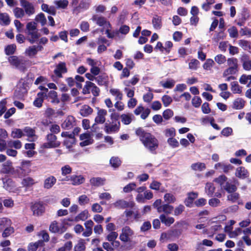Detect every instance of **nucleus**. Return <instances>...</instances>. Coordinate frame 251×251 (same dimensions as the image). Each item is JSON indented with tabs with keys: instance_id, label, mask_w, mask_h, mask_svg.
<instances>
[{
	"instance_id": "nucleus-1",
	"label": "nucleus",
	"mask_w": 251,
	"mask_h": 251,
	"mask_svg": "<svg viewBox=\"0 0 251 251\" xmlns=\"http://www.w3.org/2000/svg\"><path fill=\"white\" fill-rule=\"evenodd\" d=\"M136 135L139 137L144 146L150 151H154L158 147L159 142L155 137L151 133L146 131L142 127H138L135 131Z\"/></svg>"
},
{
	"instance_id": "nucleus-2",
	"label": "nucleus",
	"mask_w": 251,
	"mask_h": 251,
	"mask_svg": "<svg viewBox=\"0 0 251 251\" xmlns=\"http://www.w3.org/2000/svg\"><path fill=\"white\" fill-rule=\"evenodd\" d=\"M215 181L219 184L222 188L226 190L228 193L235 192L237 190L235 184L224 175H221L215 178Z\"/></svg>"
},
{
	"instance_id": "nucleus-3",
	"label": "nucleus",
	"mask_w": 251,
	"mask_h": 251,
	"mask_svg": "<svg viewBox=\"0 0 251 251\" xmlns=\"http://www.w3.org/2000/svg\"><path fill=\"white\" fill-rule=\"evenodd\" d=\"M8 60L11 65L14 66L23 72L26 70V65L29 61L28 60H25L23 58L20 59L16 55L9 56Z\"/></svg>"
},
{
	"instance_id": "nucleus-4",
	"label": "nucleus",
	"mask_w": 251,
	"mask_h": 251,
	"mask_svg": "<svg viewBox=\"0 0 251 251\" xmlns=\"http://www.w3.org/2000/svg\"><path fill=\"white\" fill-rule=\"evenodd\" d=\"M31 166L29 161H25L22 162L21 166L13 171V175L19 178L25 177L31 172L30 167Z\"/></svg>"
},
{
	"instance_id": "nucleus-5",
	"label": "nucleus",
	"mask_w": 251,
	"mask_h": 251,
	"mask_svg": "<svg viewBox=\"0 0 251 251\" xmlns=\"http://www.w3.org/2000/svg\"><path fill=\"white\" fill-rule=\"evenodd\" d=\"M228 67L223 73V76L235 75L238 71V61L236 58H229L226 60Z\"/></svg>"
},
{
	"instance_id": "nucleus-6",
	"label": "nucleus",
	"mask_w": 251,
	"mask_h": 251,
	"mask_svg": "<svg viewBox=\"0 0 251 251\" xmlns=\"http://www.w3.org/2000/svg\"><path fill=\"white\" fill-rule=\"evenodd\" d=\"M90 91L94 97H98L100 95V88L91 81H86L82 90V93L84 95L88 94L90 93Z\"/></svg>"
},
{
	"instance_id": "nucleus-7",
	"label": "nucleus",
	"mask_w": 251,
	"mask_h": 251,
	"mask_svg": "<svg viewBox=\"0 0 251 251\" xmlns=\"http://www.w3.org/2000/svg\"><path fill=\"white\" fill-rule=\"evenodd\" d=\"M134 234V231L128 226H126L122 228L119 238L125 243L130 242Z\"/></svg>"
},
{
	"instance_id": "nucleus-8",
	"label": "nucleus",
	"mask_w": 251,
	"mask_h": 251,
	"mask_svg": "<svg viewBox=\"0 0 251 251\" xmlns=\"http://www.w3.org/2000/svg\"><path fill=\"white\" fill-rule=\"evenodd\" d=\"M67 72L68 69L65 62H60L53 71L55 75L59 78H62L63 77L62 74H65Z\"/></svg>"
},
{
	"instance_id": "nucleus-9",
	"label": "nucleus",
	"mask_w": 251,
	"mask_h": 251,
	"mask_svg": "<svg viewBox=\"0 0 251 251\" xmlns=\"http://www.w3.org/2000/svg\"><path fill=\"white\" fill-rule=\"evenodd\" d=\"M107 114L106 110L98 108L97 116L95 119V123L92 126V128H94L97 124H103L105 122V116Z\"/></svg>"
},
{
	"instance_id": "nucleus-10",
	"label": "nucleus",
	"mask_w": 251,
	"mask_h": 251,
	"mask_svg": "<svg viewBox=\"0 0 251 251\" xmlns=\"http://www.w3.org/2000/svg\"><path fill=\"white\" fill-rule=\"evenodd\" d=\"M76 125V120L73 116H68L64 122L61 124V127L64 129H71Z\"/></svg>"
},
{
	"instance_id": "nucleus-11",
	"label": "nucleus",
	"mask_w": 251,
	"mask_h": 251,
	"mask_svg": "<svg viewBox=\"0 0 251 251\" xmlns=\"http://www.w3.org/2000/svg\"><path fill=\"white\" fill-rule=\"evenodd\" d=\"M79 139L82 141L79 143L80 146L82 147L90 145L94 142V140L92 138L91 134L88 132L80 134Z\"/></svg>"
},
{
	"instance_id": "nucleus-12",
	"label": "nucleus",
	"mask_w": 251,
	"mask_h": 251,
	"mask_svg": "<svg viewBox=\"0 0 251 251\" xmlns=\"http://www.w3.org/2000/svg\"><path fill=\"white\" fill-rule=\"evenodd\" d=\"M93 21L95 22L97 25L100 26H102L108 25L109 27H111V25L106 19L103 16H99L98 15H94L92 17Z\"/></svg>"
},
{
	"instance_id": "nucleus-13",
	"label": "nucleus",
	"mask_w": 251,
	"mask_h": 251,
	"mask_svg": "<svg viewBox=\"0 0 251 251\" xmlns=\"http://www.w3.org/2000/svg\"><path fill=\"white\" fill-rule=\"evenodd\" d=\"M31 209L35 216L42 215L45 212V207L41 202H35L31 206Z\"/></svg>"
},
{
	"instance_id": "nucleus-14",
	"label": "nucleus",
	"mask_w": 251,
	"mask_h": 251,
	"mask_svg": "<svg viewBox=\"0 0 251 251\" xmlns=\"http://www.w3.org/2000/svg\"><path fill=\"white\" fill-rule=\"evenodd\" d=\"M25 33L27 35L26 39L31 43L33 44L36 42L40 36L38 30L33 31H25Z\"/></svg>"
},
{
	"instance_id": "nucleus-15",
	"label": "nucleus",
	"mask_w": 251,
	"mask_h": 251,
	"mask_svg": "<svg viewBox=\"0 0 251 251\" xmlns=\"http://www.w3.org/2000/svg\"><path fill=\"white\" fill-rule=\"evenodd\" d=\"M120 123H118V124H112L111 122L110 124L106 123L104 125V131L107 133L118 132L120 130Z\"/></svg>"
},
{
	"instance_id": "nucleus-16",
	"label": "nucleus",
	"mask_w": 251,
	"mask_h": 251,
	"mask_svg": "<svg viewBox=\"0 0 251 251\" xmlns=\"http://www.w3.org/2000/svg\"><path fill=\"white\" fill-rule=\"evenodd\" d=\"M198 196V193L197 192H190L187 194V197L184 201V203L187 207H192L193 201Z\"/></svg>"
},
{
	"instance_id": "nucleus-17",
	"label": "nucleus",
	"mask_w": 251,
	"mask_h": 251,
	"mask_svg": "<svg viewBox=\"0 0 251 251\" xmlns=\"http://www.w3.org/2000/svg\"><path fill=\"white\" fill-rule=\"evenodd\" d=\"M105 178L100 177H92L90 179V183L93 187H98L105 184Z\"/></svg>"
},
{
	"instance_id": "nucleus-18",
	"label": "nucleus",
	"mask_w": 251,
	"mask_h": 251,
	"mask_svg": "<svg viewBox=\"0 0 251 251\" xmlns=\"http://www.w3.org/2000/svg\"><path fill=\"white\" fill-rule=\"evenodd\" d=\"M246 103V101L242 98H237L234 100L232 105V108L236 110H240L243 109Z\"/></svg>"
},
{
	"instance_id": "nucleus-19",
	"label": "nucleus",
	"mask_w": 251,
	"mask_h": 251,
	"mask_svg": "<svg viewBox=\"0 0 251 251\" xmlns=\"http://www.w3.org/2000/svg\"><path fill=\"white\" fill-rule=\"evenodd\" d=\"M95 80L99 85L104 86L106 88L108 87L109 81L107 76L105 75H100L97 77H96Z\"/></svg>"
},
{
	"instance_id": "nucleus-20",
	"label": "nucleus",
	"mask_w": 251,
	"mask_h": 251,
	"mask_svg": "<svg viewBox=\"0 0 251 251\" xmlns=\"http://www.w3.org/2000/svg\"><path fill=\"white\" fill-rule=\"evenodd\" d=\"M3 187L8 191H12L15 187L14 183L11 179L5 177L2 179Z\"/></svg>"
},
{
	"instance_id": "nucleus-21",
	"label": "nucleus",
	"mask_w": 251,
	"mask_h": 251,
	"mask_svg": "<svg viewBox=\"0 0 251 251\" xmlns=\"http://www.w3.org/2000/svg\"><path fill=\"white\" fill-rule=\"evenodd\" d=\"M47 99L50 100V102L52 103H59L60 102V100L58 98L57 93L54 90L48 91Z\"/></svg>"
},
{
	"instance_id": "nucleus-22",
	"label": "nucleus",
	"mask_w": 251,
	"mask_h": 251,
	"mask_svg": "<svg viewBox=\"0 0 251 251\" xmlns=\"http://www.w3.org/2000/svg\"><path fill=\"white\" fill-rule=\"evenodd\" d=\"M85 178L82 176L72 175L71 177V181L73 185H78L84 182Z\"/></svg>"
},
{
	"instance_id": "nucleus-23",
	"label": "nucleus",
	"mask_w": 251,
	"mask_h": 251,
	"mask_svg": "<svg viewBox=\"0 0 251 251\" xmlns=\"http://www.w3.org/2000/svg\"><path fill=\"white\" fill-rule=\"evenodd\" d=\"M152 24L155 29H160L162 27L161 17L158 15H155L152 19Z\"/></svg>"
},
{
	"instance_id": "nucleus-24",
	"label": "nucleus",
	"mask_w": 251,
	"mask_h": 251,
	"mask_svg": "<svg viewBox=\"0 0 251 251\" xmlns=\"http://www.w3.org/2000/svg\"><path fill=\"white\" fill-rule=\"evenodd\" d=\"M76 142V138L74 136H70L69 138H66L63 141V145L68 149H71Z\"/></svg>"
},
{
	"instance_id": "nucleus-25",
	"label": "nucleus",
	"mask_w": 251,
	"mask_h": 251,
	"mask_svg": "<svg viewBox=\"0 0 251 251\" xmlns=\"http://www.w3.org/2000/svg\"><path fill=\"white\" fill-rule=\"evenodd\" d=\"M132 117H134L131 114H123L121 115V121L124 125H128L131 123Z\"/></svg>"
},
{
	"instance_id": "nucleus-26",
	"label": "nucleus",
	"mask_w": 251,
	"mask_h": 251,
	"mask_svg": "<svg viewBox=\"0 0 251 251\" xmlns=\"http://www.w3.org/2000/svg\"><path fill=\"white\" fill-rule=\"evenodd\" d=\"M236 175L237 177L242 179L245 178L249 176L247 170L242 167L237 168Z\"/></svg>"
},
{
	"instance_id": "nucleus-27",
	"label": "nucleus",
	"mask_w": 251,
	"mask_h": 251,
	"mask_svg": "<svg viewBox=\"0 0 251 251\" xmlns=\"http://www.w3.org/2000/svg\"><path fill=\"white\" fill-rule=\"evenodd\" d=\"M93 109L87 105H84L80 110V114L83 117H87L92 113Z\"/></svg>"
},
{
	"instance_id": "nucleus-28",
	"label": "nucleus",
	"mask_w": 251,
	"mask_h": 251,
	"mask_svg": "<svg viewBox=\"0 0 251 251\" xmlns=\"http://www.w3.org/2000/svg\"><path fill=\"white\" fill-rule=\"evenodd\" d=\"M56 178L53 176H51L46 178L44 182V187L47 189H50L52 187V186L56 182Z\"/></svg>"
},
{
	"instance_id": "nucleus-29",
	"label": "nucleus",
	"mask_w": 251,
	"mask_h": 251,
	"mask_svg": "<svg viewBox=\"0 0 251 251\" xmlns=\"http://www.w3.org/2000/svg\"><path fill=\"white\" fill-rule=\"evenodd\" d=\"M160 219L161 222L167 226H170L175 222V219L174 218L166 217L164 214H162L160 216Z\"/></svg>"
},
{
	"instance_id": "nucleus-30",
	"label": "nucleus",
	"mask_w": 251,
	"mask_h": 251,
	"mask_svg": "<svg viewBox=\"0 0 251 251\" xmlns=\"http://www.w3.org/2000/svg\"><path fill=\"white\" fill-rule=\"evenodd\" d=\"M12 169V163L8 161L2 164V168L0 170V172L3 174H8L10 173Z\"/></svg>"
},
{
	"instance_id": "nucleus-31",
	"label": "nucleus",
	"mask_w": 251,
	"mask_h": 251,
	"mask_svg": "<svg viewBox=\"0 0 251 251\" xmlns=\"http://www.w3.org/2000/svg\"><path fill=\"white\" fill-rule=\"evenodd\" d=\"M16 50V46L15 44H11L6 46L4 49L5 53L7 55L13 54Z\"/></svg>"
},
{
	"instance_id": "nucleus-32",
	"label": "nucleus",
	"mask_w": 251,
	"mask_h": 251,
	"mask_svg": "<svg viewBox=\"0 0 251 251\" xmlns=\"http://www.w3.org/2000/svg\"><path fill=\"white\" fill-rule=\"evenodd\" d=\"M231 90L234 94L242 93V87L239 86L237 81H233L231 83Z\"/></svg>"
},
{
	"instance_id": "nucleus-33",
	"label": "nucleus",
	"mask_w": 251,
	"mask_h": 251,
	"mask_svg": "<svg viewBox=\"0 0 251 251\" xmlns=\"http://www.w3.org/2000/svg\"><path fill=\"white\" fill-rule=\"evenodd\" d=\"M69 221H73V219H70V218L64 219L62 221V224L61 225V226H59V232H58L59 233L62 234L66 230L67 228L65 226V225H69V223H68Z\"/></svg>"
},
{
	"instance_id": "nucleus-34",
	"label": "nucleus",
	"mask_w": 251,
	"mask_h": 251,
	"mask_svg": "<svg viewBox=\"0 0 251 251\" xmlns=\"http://www.w3.org/2000/svg\"><path fill=\"white\" fill-rule=\"evenodd\" d=\"M35 20L41 23L42 26L45 25L47 23V20L44 13H40L35 17Z\"/></svg>"
},
{
	"instance_id": "nucleus-35",
	"label": "nucleus",
	"mask_w": 251,
	"mask_h": 251,
	"mask_svg": "<svg viewBox=\"0 0 251 251\" xmlns=\"http://www.w3.org/2000/svg\"><path fill=\"white\" fill-rule=\"evenodd\" d=\"M23 131L29 138H33L36 136L35 130L29 126H25L24 128Z\"/></svg>"
},
{
	"instance_id": "nucleus-36",
	"label": "nucleus",
	"mask_w": 251,
	"mask_h": 251,
	"mask_svg": "<svg viewBox=\"0 0 251 251\" xmlns=\"http://www.w3.org/2000/svg\"><path fill=\"white\" fill-rule=\"evenodd\" d=\"M11 136L14 138H20L24 136V134L22 129L20 128H15L12 131Z\"/></svg>"
},
{
	"instance_id": "nucleus-37",
	"label": "nucleus",
	"mask_w": 251,
	"mask_h": 251,
	"mask_svg": "<svg viewBox=\"0 0 251 251\" xmlns=\"http://www.w3.org/2000/svg\"><path fill=\"white\" fill-rule=\"evenodd\" d=\"M46 138L48 142H50L53 143H56L57 144L58 147L61 144L60 142L57 141V137L56 135H54V134H52L51 133L48 134L46 136Z\"/></svg>"
},
{
	"instance_id": "nucleus-38",
	"label": "nucleus",
	"mask_w": 251,
	"mask_h": 251,
	"mask_svg": "<svg viewBox=\"0 0 251 251\" xmlns=\"http://www.w3.org/2000/svg\"><path fill=\"white\" fill-rule=\"evenodd\" d=\"M44 242L42 240H39L34 244H30L28 247V251H36L37 248L40 246H43Z\"/></svg>"
},
{
	"instance_id": "nucleus-39",
	"label": "nucleus",
	"mask_w": 251,
	"mask_h": 251,
	"mask_svg": "<svg viewBox=\"0 0 251 251\" xmlns=\"http://www.w3.org/2000/svg\"><path fill=\"white\" fill-rule=\"evenodd\" d=\"M215 187L214 186L213 184L211 183H207L205 186V191L207 193V195L211 197L214 191H215Z\"/></svg>"
},
{
	"instance_id": "nucleus-40",
	"label": "nucleus",
	"mask_w": 251,
	"mask_h": 251,
	"mask_svg": "<svg viewBox=\"0 0 251 251\" xmlns=\"http://www.w3.org/2000/svg\"><path fill=\"white\" fill-rule=\"evenodd\" d=\"M0 20L3 22V25H8L10 23L9 17L7 13H0Z\"/></svg>"
},
{
	"instance_id": "nucleus-41",
	"label": "nucleus",
	"mask_w": 251,
	"mask_h": 251,
	"mask_svg": "<svg viewBox=\"0 0 251 251\" xmlns=\"http://www.w3.org/2000/svg\"><path fill=\"white\" fill-rule=\"evenodd\" d=\"M114 206L118 208H125L129 206V203L124 200H119L114 203Z\"/></svg>"
},
{
	"instance_id": "nucleus-42",
	"label": "nucleus",
	"mask_w": 251,
	"mask_h": 251,
	"mask_svg": "<svg viewBox=\"0 0 251 251\" xmlns=\"http://www.w3.org/2000/svg\"><path fill=\"white\" fill-rule=\"evenodd\" d=\"M35 182L34 179L30 177L24 178L22 181L23 185L25 187H29L31 186Z\"/></svg>"
},
{
	"instance_id": "nucleus-43",
	"label": "nucleus",
	"mask_w": 251,
	"mask_h": 251,
	"mask_svg": "<svg viewBox=\"0 0 251 251\" xmlns=\"http://www.w3.org/2000/svg\"><path fill=\"white\" fill-rule=\"evenodd\" d=\"M192 169L195 171H202L205 168V165L203 163H194L191 165Z\"/></svg>"
},
{
	"instance_id": "nucleus-44",
	"label": "nucleus",
	"mask_w": 251,
	"mask_h": 251,
	"mask_svg": "<svg viewBox=\"0 0 251 251\" xmlns=\"http://www.w3.org/2000/svg\"><path fill=\"white\" fill-rule=\"evenodd\" d=\"M13 11H14V13L15 16L17 18H22L25 15V11L21 8H19V7H17L14 8Z\"/></svg>"
},
{
	"instance_id": "nucleus-45",
	"label": "nucleus",
	"mask_w": 251,
	"mask_h": 251,
	"mask_svg": "<svg viewBox=\"0 0 251 251\" xmlns=\"http://www.w3.org/2000/svg\"><path fill=\"white\" fill-rule=\"evenodd\" d=\"M164 199L167 204L174 203L176 200L175 197L170 193L166 194L164 195Z\"/></svg>"
},
{
	"instance_id": "nucleus-46",
	"label": "nucleus",
	"mask_w": 251,
	"mask_h": 251,
	"mask_svg": "<svg viewBox=\"0 0 251 251\" xmlns=\"http://www.w3.org/2000/svg\"><path fill=\"white\" fill-rule=\"evenodd\" d=\"M109 163L111 166L114 168H118L121 164V161L119 158H111Z\"/></svg>"
},
{
	"instance_id": "nucleus-47",
	"label": "nucleus",
	"mask_w": 251,
	"mask_h": 251,
	"mask_svg": "<svg viewBox=\"0 0 251 251\" xmlns=\"http://www.w3.org/2000/svg\"><path fill=\"white\" fill-rule=\"evenodd\" d=\"M26 54L29 57L35 56L37 54V50H36L35 46L29 47L25 50Z\"/></svg>"
},
{
	"instance_id": "nucleus-48",
	"label": "nucleus",
	"mask_w": 251,
	"mask_h": 251,
	"mask_svg": "<svg viewBox=\"0 0 251 251\" xmlns=\"http://www.w3.org/2000/svg\"><path fill=\"white\" fill-rule=\"evenodd\" d=\"M174 115V112L171 109H167L164 110L162 114V116L166 120H169Z\"/></svg>"
},
{
	"instance_id": "nucleus-49",
	"label": "nucleus",
	"mask_w": 251,
	"mask_h": 251,
	"mask_svg": "<svg viewBox=\"0 0 251 251\" xmlns=\"http://www.w3.org/2000/svg\"><path fill=\"white\" fill-rule=\"evenodd\" d=\"M218 167H220L223 170V171L225 173H227L229 170L233 169V167L230 165H226L224 164L218 163L215 165V167L217 169Z\"/></svg>"
},
{
	"instance_id": "nucleus-50",
	"label": "nucleus",
	"mask_w": 251,
	"mask_h": 251,
	"mask_svg": "<svg viewBox=\"0 0 251 251\" xmlns=\"http://www.w3.org/2000/svg\"><path fill=\"white\" fill-rule=\"evenodd\" d=\"M214 59L215 61L219 65L225 63L227 60L226 59V56L222 54L217 55L215 57Z\"/></svg>"
},
{
	"instance_id": "nucleus-51",
	"label": "nucleus",
	"mask_w": 251,
	"mask_h": 251,
	"mask_svg": "<svg viewBox=\"0 0 251 251\" xmlns=\"http://www.w3.org/2000/svg\"><path fill=\"white\" fill-rule=\"evenodd\" d=\"M88 212L87 210H84L78 215L75 218V220L77 222L79 220L84 221L88 218Z\"/></svg>"
},
{
	"instance_id": "nucleus-52",
	"label": "nucleus",
	"mask_w": 251,
	"mask_h": 251,
	"mask_svg": "<svg viewBox=\"0 0 251 251\" xmlns=\"http://www.w3.org/2000/svg\"><path fill=\"white\" fill-rule=\"evenodd\" d=\"M162 101L164 106L167 107L172 103L173 100L170 96L165 95L162 97Z\"/></svg>"
},
{
	"instance_id": "nucleus-53",
	"label": "nucleus",
	"mask_w": 251,
	"mask_h": 251,
	"mask_svg": "<svg viewBox=\"0 0 251 251\" xmlns=\"http://www.w3.org/2000/svg\"><path fill=\"white\" fill-rule=\"evenodd\" d=\"M25 13L28 16L33 14L35 12V10L33 5L30 3L27 5H25Z\"/></svg>"
},
{
	"instance_id": "nucleus-54",
	"label": "nucleus",
	"mask_w": 251,
	"mask_h": 251,
	"mask_svg": "<svg viewBox=\"0 0 251 251\" xmlns=\"http://www.w3.org/2000/svg\"><path fill=\"white\" fill-rule=\"evenodd\" d=\"M50 231L52 233H58L59 232V226L58 223L56 221L52 222L49 227Z\"/></svg>"
},
{
	"instance_id": "nucleus-55",
	"label": "nucleus",
	"mask_w": 251,
	"mask_h": 251,
	"mask_svg": "<svg viewBox=\"0 0 251 251\" xmlns=\"http://www.w3.org/2000/svg\"><path fill=\"white\" fill-rule=\"evenodd\" d=\"M69 2L67 0H59L55 3L58 8L65 9L68 6Z\"/></svg>"
},
{
	"instance_id": "nucleus-56",
	"label": "nucleus",
	"mask_w": 251,
	"mask_h": 251,
	"mask_svg": "<svg viewBox=\"0 0 251 251\" xmlns=\"http://www.w3.org/2000/svg\"><path fill=\"white\" fill-rule=\"evenodd\" d=\"M201 102L202 100L200 97H194L192 100V104L196 108L199 107Z\"/></svg>"
},
{
	"instance_id": "nucleus-57",
	"label": "nucleus",
	"mask_w": 251,
	"mask_h": 251,
	"mask_svg": "<svg viewBox=\"0 0 251 251\" xmlns=\"http://www.w3.org/2000/svg\"><path fill=\"white\" fill-rule=\"evenodd\" d=\"M229 36L231 38H237L238 35V30L235 26H233L228 29Z\"/></svg>"
},
{
	"instance_id": "nucleus-58",
	"label": "nucleus",
	"mask_w": 251,
	"mask_h": 251,
	"mask_svg": "<svg viewBox=\"0 0 251 251\" xmlns=\"http://www.w3.org/2000/svg\"><path fill=\"white\" fill-rule=\"evenodd\" d=\"M110 92L112 95L115 96L119 100H121L122 99L123 94L119 89H111Z\"/></svg>"
},
{
	"instance_id": "nucleus-59",
	"label": "nucleus",
	"mask_w": 251,
	"mask_h": 251,
	"mask_svg": "<svg viewBox=\"0 0 251 251\" xmlns=\"http://www.w3.org/2000/svg\"><path fill=\"white\" fill-rule=\"evenodd\" d=\"M169 145L173 148H176L179 146V143L177 140L173 137L169 138L167 140Z\"/></svg>"
},
{
	"instance_id": "nucleus-60",
	"label": "nucleus",
	"mask_w": 251,
	"mask_h": 251,
	"mask_svg": "<svg viewBox=\"0 0 251 251\" xmlns=\"http://www.w3.org/2000/svg\"><path fill=\"white\" fill-rule=\"evenodd\" d=\"M208 203L210 206L216 207L219 206L220 205L221 201L219 199L216 198H214L209 200Z\"/></svg>"
},
{
	"instance_id": "nucleus-61",
	"label": "nucleus",
	"mask_w": 251,
	"mask_h": 251,
	"mask_svg": "<svg viewBox=\"0 0 251 251\" xmlns=\"http://www.w3.org/2000/svg\"><path fill=\"white\" fill-rule=\"evenodd\" d=\"M38 30L37 28V24L34 22H30L27 24L26 25V31H33Z\"/></svg>"
},
{
	"instance_id": "nucleus-62",
	"label": "nucleus",
	"mask_w": 251,
	"mask_h": 251,
	"mask_svg": "<svg viewBox=\"0 0 251 251\" xmlns=\"http://www.w3.org/2000/svg\"><path fill=\"white\" fill-rule=\"evenodd\" d=\"M227 200L233 202L236 201L239 198V194L237 193L233 192L230 195L227 196Z\"/></svg>"
},
{
	"instance_id": "nucleus-63",
	"label": "nucleus",
	"mask_w": 251,
	"mask_h": 251,
	"mask_svg": "<svg viewBox=\"0 0 251 251\" xmlns=\"http://www.w3.org/2000/svg\"><path fill=\"white\" fill-rule=\"evenodd\" d=\"M214 64V62L212 59H207L205 62L203 64V68L204 70H208Z\"/></svg>"
},
{
	"instance_id": "nucleus-64",
	"label": "nucleus",
	"mask_w": 251,
	"mask_h": 251,
	"mask_svg": "<svg viewBox=\"0 0 251 251\" xmlns=\"http://www.w3.org/2000/svg\"><path fill=\"white\" fill-rule=\"evenodd\" d=\"M241 18H240V20L242 22H245L250 17V14L248 12V10L247 8H244L241 14Z\"/></svg>"
}]
</instances>
